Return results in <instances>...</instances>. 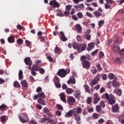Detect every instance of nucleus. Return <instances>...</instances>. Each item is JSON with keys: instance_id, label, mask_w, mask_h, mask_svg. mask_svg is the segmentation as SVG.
Listing matches in <instances>:
<instances>
[{"instance_id": "1", "label": "nucleus", "mask_w": 124, "mask_h": 124, "mask_svg": "<svg viewBox=\"0 0 124 124\" xmlns=\"http://www.w3.org/2000/svg\"><path fill=\"white\" fill-rule=\"evenodd\" d=\"M72 46L74 49H77L78 53H81V52L85 51L86 48H87V45L86 44L82 45L81 44H76L75 42L73 43Z\"/></svg>"}, {"instance_id": "2", "label": "nucleus", "mask_w": 124, "mask_h": 124, "mask_svg": "<svg viewBox=\"0 0 124 124\" xmlns=\"http://www.w3.org/2000/svg\"><path fill=\"white\" fill-rule=\"evenodd\" d=\"M119 46L120 43L119 42V41L118 40H115L113 45L111 46V48L114 53H116L117 54H118V53H120L121 48L120 47H119Z\"/></svg>"}, {"instance_id": "3", "label": "nucleus", "mask_w": 124, "mask_h": 124, "mask_svg": "<svg viewBox=\"0 0 124 124\" xmlns=\"http://www.w3.org/2000/svg\"><path fill=\"white\" fill-rule=\"evenodd\" d=\"M18 118L20 122L23 124H25L26 123H29V122H30V119L27 113H22L21 116H18Z\"/></svg>"}, {"instance_id": "4", "label": "nucleus", "mask_w": 124, "mask_h": 124, "mask_svg": "<svg viewBox=\"0 0 124 124\" xmlns=\"http://www.w3.org/2000/svg\"><path fill=\"white\" fill-rule=\"evenodd\" d=\"M80 61H81L82 67L83 68H85L87 70H89L91 67V62H90L88 60H80Z\"/></svg>"}, {"instance_id": "5", "label": "nucleus", "mask_w": 124, "mask_h": 124, "mask_svg": "<svg viewBox=\"0 0 124 124\" xmlns=\"http://www.w3.org/2000/svg\"><path fill=\"white\" fill-rule=\"evenodd\" d=\"M72 111L73 112V115L74 116H78L79 114H81L82 113V111H83V109H82V108L81 107H78L77 108H74L73 109H72Z\"/></svg>"}, {"instance_id": "6", "label": "nucleus", "mask_w": 124, "mask_h": 124, "mask_svg": "<svg viewBox=\"0 0 124 124\" xmlns=\"http://www.w3.org/2000/svg\"><path fill=\"white\" fill-rule=\"evenodd\" d=\"M57 75L61 78H64L67 74V72L64 69H61L57 72Z\"/></svg>"}, {"instance_id": "7", "label": "nucleus", "mask_w": 124, "mask_h": 124, "mask_svg": "<svg viewBox=\"0 0 124 124\" xmlns=\"http://www.w3.org/2000/svg\"><path fill=\"white\" fill-rule=\"evenodd\" d=\"M100 75L99 74H97L95 78H93V79L91 81L90 83V86L93 87V86L96 85L98 82H99L100 80Z\"/></svg>"}, {"instance_id": "8", "label": "nucleus", "mask_w": 124, "mask_h": 124, "mask_svg": "<svg viewBox=\"0 0 124 124\" xmlns=\"http://www.w3.org/2000/svg\"><path fill=\"white\" fill-rule=\"evenodd\" d=\"M67 103L70 106H73L74 104H75V102H76V100L75 98L72 96H69L67 100Z\"/></svg>"}, {"instance_id": "9", "label": "nucleus", "mask_w": 124, "mask_h": 124, "mask_svg": "<svg viewBox=\"0 0 124 124\" xmlns=\"http://www.w3.org/2000/svg\"><path fill=\"white\" fill-rule=\"evenodd\" d=\"M93 103L95 105V104H97L98 102H99L100 101V98L99 97V96H98V94L97 93H94L93 95Z\"/></svg>"}, {"instance_id": "10", "label": "nucleus", "mask_w": 124, "mask_h": 124, "mask_svg": "<svg viewBox=\"0 0 124 124\" xmlns=\"http://www.w3.org/2000/svg\"><path fill=\"white\" fill-rule=\"evenodd\" d=\"M49 5H53L54 8H59L61 4L56 0H52L49 2Z\"/></svg>"}, {"instance_id": "11", "label": "nucleus", "mask_w": 124, "mask_h": 124, "mask_svg": "<svg viewBox=\"0 0 124 124\" xmlns=\"http://www.w3.org/2000/svg\"><path fill=\"white\" fill-rule=\"evenodd\" d=\"M71 8H72V6L71 5H68L66 6L65 11L64 12V16H68L69 15V13L70 11L71 10Z\"/></svg>"}, {"instance_id": "12", "label": "nucleus", "mask_w": 124, "mask_h": 124, "mask_svg": "<svg viewBox=\"0 0 124 124\" xmlns=\"http://www.w3.org/2000/svg\"><path fill=\"white\" fill-rule=\"evenodd\" d=\"M24 62L26 65H28L29 66H31L32 65V62L30 57L25 58L24 59Z\"/></svg>"}, {"instance_id": "13", "label": "nucleus", "mask_w": 124, "mask_h": 124, "mask_svg": "<svg viewBox=\"0 0 124 124\" xmlns=\"http://www.w3.org/2000/svg\"><path fill=\"white\" fill-rule=\"evenodd\" d=\"M108 103L110 104V105H113L114 103H116V100H115V96L114 95H111L110 96V98L108 100Z\"/></svg>"}, {"instance_id": "14", "label": "nucleus", "mask_w": 124, "mask_h": 124, "mask_svg": "<svg viewBox=\"0 0 124 124\" xmlns=\"http://www.w3.org/2000/svg\"><path fill=\"white\" fill-rule=\"evenodd\" d=\"M119 109L120 108H119V105H118V104H116L115 105L112 106L111 110L114 113H116V112H118Z\"/></svg>"}, {"instance_id": "15", "label": "nucleus", "mask_w": 124, "mask_h": 124, "mask_svg": "<svg viewBox=\"0 0 124 124\" xmlns=\"http://www.w3.org/2000/svg\"><path fill=\"white\" fill-rule=\"evenodd\" d=\"M60 34L62 35V37L60 38L62 41L63 42H65V41H67V38H66V36H65V35H64V33L63 31H61Z\"/></svg>"}, {"instance_id": "16", "label": "nucleus", "mask_w": 124, "mask_h": 124, "mask_svg": "<svg viewBox=\"0 0 124 124\" xmlns=\"http://www.w3.org/2000/svg\"><path fill=\"white\" fill-rule=\"evenodd\" d=\"M60 99L64 102V103H66V98L64 93H61L60 94Z\"/></svg>"}, {"instance_id": "17", "label": "nucleus", "mask_w": 124, "mask_h": 124, "mask_svg": "<svg viewBox=\"0 0 124 124\" xmlns=\"http://www.w3.org/2000/svg\"><path fill=\"white\" fill-rule=\"evenodd\" d=\"M118 119L120 124H124V113L119 115L118 117Z\"/></svg>"}, {"instance_id": "18", "label": "nucleus", "mask_w": 124, "mask_h": 124, "mask_svg": "<svg viewBox=\"0 0 124 124\" xmlns=\"http://www.w3.org/2000/svg\"><path fill=\"white\" fill-rule=\"evenodd\" d=\"M74 7L76 9V10L80 11L81 9H84L85 8V6L84 4L82 3L77 6H75Z\"/></svg>"}, {"instance_id": "19", "label": "nucleus", "mask_w": 124, "mask_h": 124, "mask_svg": "<svg viewBox=\"0 0 124 124\" xmlns=\"http://www.w3.org/2000/svg\"><path fill=\"white\" fill-rule=\"evenodd\" d=\"M80 60L83 61H87L86 60H87L88 61H90L91 60V56L89 54L86 55V56L83 55L81 57Z\"/></svg>"}, {"instance_id": "20", "label": "nucleus", "mask_w": 124, "mask_h": 124, "mask_svg": "<svg viewBox=\"0 0 124 124\" xmlns=\"http://www.w3.org/2000/svg\"><path fill=\"white\" fill-rule=\"evenodd\" d=\"M44 113L46 114V115H48L49 118H51L52 114H51V112H50V110H49V109H48V108H44Z\"/></svg>"}, {"instance_id": "21", "label": "nucleus", "mask_w": 124, "mask_h": 124, "mask_svg": "<svg viewBox=\"0 0 124 124\" xmlns=\"http://www.w3.org/2000/svg\"><path fill=\"white\" fill-rule=\"evenodd\" d=\"M9 43H14L15 42V38L12 36H9L7 39Z\"/></svg>"}, {"instance_id": "22", "label": "nucleus", "mask_w": 124, "mask_h": 124, "mask_svg": "<svg viewBox=\"0 0 124 124\" xmlns=\"http://www.w3.org/2000/svg\"><path fill=\"white\" fill-rule=\"evenodd\" d=\"M93 48H94V44L93 43L88 44V47H87L88 51H92Z\"/></svg>"}, {"instance_id": "23", "label": "nucleus", "mask_w": 124, "mask_h": 124, "mask_svg": "<svg viewBox=\"0 0 124 124\" xmlns=\"http://www.w3.org/2000/svg\"><path fill=\"white\" fill-rule=\"evenodd\" d=\"M76 30L78 31V32L80 33V32H82V27H81V25L80 24H77L75 26Z\"/></svg>"}, {"instance_id": "24", "label": "nucleus", "mask_w": 124, "mask_h": 124, "mask_svg": "<svg viewBox=\"0 0 124 124\" xmlns=\"http://www.w3.org/2000/svg\"><path fill=\"white\" fill-rule=\"evenodd\" d=\"M72 115H73V112L72 111V109H71L69 111V112H68L67 113H66L65 115V117L66 118H69L70 117H71L72 116Z\"/></svg>"}, {"instance_id": "25", "label": "nucleus", "mask_w": 124, "mask_h": 124, "mask_svg": "<svg viewBox=\"0 0 124 124\" xmlns=\"http://www.w3.org/2000/svg\"><path fill=\"white\" fill-rule=\"evenodd\" d=\"M81 95V92H80V90H76L75 93L74 95L76 98H78L79 96Z\"/></svg>"}, {"instance_id": "26", "label": "nucleus", "mask_w": 124, "mask_h": 124, "mask_svg": "<svg viewBox=\"0 0 124 124\" xmlns=\"http://www.w3.org/2000/svg\"><path fill=\"white\" fill-rule=\"evenodd\" d=\"M74 117H75V119L77 122V124H80V123L79 122H80V121H81V117H80V115H77V116H74Z\"/></svg>"}, {"instance_id": "27", "label": "nucleus", "mask_w": 124, "mask_h": 124, "mask_svg": "<svg viewBox=\"0 0 124 124\" xmlns=\"http://www.w3.org/2000/svg\"><path fill=\"white\" fill-rule=\"evenodd\" d=\"M93 15H94L95 16H96V18H99V17H100L101 16V13L97 11L93 12Z\"/></svg>"}, {"instance_id": "28", "label": "nucleus", "mask_w": 124, "mask_h": 124, "mask_svg": "<svg viewBox=\"0 0 124 124\" xmlns=\"http://www.w3.org/2000/svg\"><path fill=\"white\" fill-rule=\"evenodd\" d=\"M32 70H34L35 71H38L39 70V68H38V65L36 63L32 65Z\"/></svg>"}, {"instance_id": "29", "label": "nucleus", "mask_w": 124, "mask_h": 124, "mask_svg": "<svg viewBox=\"0 0 124 124\" xmlns=\"http://www.w3.org/2000/svg\"><path fill=\"white\" fill-rule=\"evenodd\" d=\"M66 93L67 94H71L73 93V89L72 88H67L66 89Z\"/></svg>"}, {"instance_id": "30", "label": "nucleus", "mask_w": 124, "mask_h": 124, "mask_svg": "<svg viewBox=\"0 0 124 124\" xmlns=\"http://www.w3.org/2000/svg\"><path fill=\"white\" fill-rule=\"evenodd\" d=\"M84 88L85 89L87 93H91V91H90V87H89L88 85H84Z\"/></svg>"}, {"instance_id": "31", "label": "nucleus", "mask_w": 124, "mask_h": 124, "mask_svg": "<svg viewBox=\"0 0 124 124\" xmlns=\"http://www.w3.org/2000/svg\"><path fill=\"white\" fill-rule=\"evenodd\" d=\"M38 103H40V104H41V105H45V101L44 100L41 99V98H40L37 100Z\"/></svg>"}, {"instance_id": "32", "label": "nucleus", "mask_w": 124, "mask_h": 124, "mask_svg": "<svg viewBox=\"0 0 124 124\" xmlns=\"http://www.w3.org/2000/svg\"><path fill=\"white\" fill-rule=\"evenodd\" d=\"M122 93L123 92L122 91V90L119 89H117L115 90V93H116L117 95H119V96H120V95H122Z\"/></svg>"}, {"instance_id": "33", "label": "nucleus", "mask_w": 124, "mask_h": 124, "mask_svg": "<svg viewBox=\"0 0 124 124\" xmlns=\"http://www.w3.org/2000/svg\"><path fill=\"white\" fill-rule=\"evenodd\" d=\"M18 78L19 80H21V79H23V71L22 70H20L19 73H18Z\"/></svg>"}, {"instance_id": "34", "label": "nucleus", "mask_w": 124, "mask_h": 124, "mask_svg": "<svg viewBox=\"0 0 124 124\" xmlns=\"http://www.w3.org/2000/svg\"><path fill=\"white\" fill-rule=\"evenodd\" d=\"M92 118H93L94 120H97V119L99 118V114L96 113H93L92 115Z\"/></svg>"}, {"instance_id": "35", "label": "nucleus", "mask_w": 124, "mask_h": 124, "mask_svg": "<svg viewBox=\"0 0 124 124\" xmlns=\"http://www.w3.org/2000/svg\"><path fill=\"white\" fill-rule=\"evenodd\" d=\"M70 83H71L72 84H75V83H76L75 78H70V80L68 81V84H70Z\"/></svg>"}, {"instance_id": "36", "label": "nucleus", "mask_w": 124, "mask_h": 124, "mask_svg": "<svg viewBox=\"0 0 124 124\" xmlns=\"http://www.w3.org/2000/svg\"><path fill=\"white\" fill-rule=\"evenodd\" d=\"M21 84L24 87V88H27L28 87V82L25 80H22L21 82Z\"/></svg>"}, {"instance_id": "37", "label": "nucleus", "mask_w": 124, "mask_h": 124, "mask_svg": "<svg viewBox=\"0 0 124 124\" xmlns=\"http://www.w3.org/2000/svg\"><path fill=\"white\" fill-rule=\"evenodd\" d=\"M49 123H51L52 124H58V120L57 119H50L49 120Z\"/></svg>"}, {"instance_id": "38", "label": "nucleus", "mask_w": 124, "mask_h": 124, "mask_svg": "<svg viewBox=\"0 0 124 124\" xmlns=\"http://www.w3.org/2000/svg\"><path fill=\"white\" fill-rule=\"evenodd\" d=\"M77 16L79 19H82V18H83V17L84 16L83 15V13H82V12H81L78 13Z\"/></svg>"}, {"instance_id": "39", "label": "nucleus", "mask_w": 124, "mask_h": 124, "mask_svg": "<svg viewBox=\"0 0 124 124\" xmlns=\"http://www.w3.org/2000/svg\"><path fill=\"white\" fill-rule=\"evenodd\" d=\"M14 87L15 88H21V86H20V84L18 81H16L14 83Z\"/></svg>"}, {"instance_id": "40", "label": "nucleus", "mask_w": 124, "mask_h": 124, "mask_svg": "<svg viewBox=\"0 0 124 124\" xmlns=\"http://www.w3.org/2000/svg\"><path fill=\"white\" fill-rule=\"evenodd\" d=\"M60 81H61V79H60V78L58 77H55L54 78L53 82H54V83H60Z\"/></svg>"}, {"instance_id": "41", "label": "nucleus", "mask_w": 124, "mask_h": 124, "mask_svg": "<svg viewBox=\"0 0 124 124\" xmlns=\"http://www.w3.org/2000/svg\"><path fill=\"white\" fill-rule=\"evenodd\" d=\"M61 52V50L60 49V48L58 47V46H57L55 48V54H60Z\"/></svg>"}, {"instance_id": "42", "label": "nucleus", "mask_w": 124, "mask_h": 124, "mask_svg": "<svg viewBox=\"0 0 124 124\" xmlns=\"http://www.w3.org/2000/svg\"><path fill=\"white\" fill-rule=\"evenodd\" d=\"M112 86L114 88H119V85L118 84V82L117 81H113Z\"/></svg>"}, {"instance_id": "43", "label": "nucleus", "mask_w": 124, "mask_h": 124, "mask_svg": "<svg viewBox=\"0 0 124 124\" xmlns=\"http://www.w3.org/2000/svg\"><path fill=\"white\" fill-rule=\"evenodd\" d=\"M38 95L40 98H44L45 97V94L43 92L39 93Z\"/></svg>"}, {"instance_id": "44", "label": "nucleus", "mask_w": 124, "mask_h": 124, "mask_svg": "<svg viewBox=\"0 0 124 124\" xmlns=\"http://www.w3.org/2000/svg\"><path fill=\"white\" fill-rule=\"evenodd\" d=\"M62 12L61 10H58L57 14V16H59L60 17H63V15L62 14Z\"/></svg>"}, {"instance_id": "45", "label": "nucleus", "mask_w": 124, "mask_h": 124, "mask_svg": "<svg viewBox=\"0 0 124 124\" xmlns=\"http://www.w3.org/2000/svg\"><path fill=\"white\" fill-rule=\"evenodd\" d=\"M115 62L120 64V63H122V59L121 58H117L115 61Z\"/></svg>"}, {"instance_id": "46", "label": "nucleus", "mask_w": 124, "mask_h": 124, "mask_svg": "<svg viewBox=\"0 0 124 124\" xmlns=\"http://www.w3.org/2000/svg\"><path fill=\"white\" fill-rule=\"evenodd\" d=\"M38 71H39L40 74H44L45 73V70L43 68H40Z\"/></svg>"}, {"instance_id": "47", "label": "nucleus", "mask_w": 124, "mask_h": 124, "mask_svg": "<svg viewBox=\"0 0 124 124\" xmlns=\"http://www.w3.org/2000/svg\"><path fill=\"white\" fill-rule=\"evenodd\" d=\"M103 97H105V98L107 100H109V99L110 98V96H109V95L107 93H106L104 94L103 95Z\"/></svg>"}, {"instance_id": "48", "label": "nucleus", "mask_w": 124, "mask_h": 124, "mask_svg": "<svg viewBox=\"0 0 124 124\" xmlns=\"http://www.w3.org/2000/svg\"><path fill=\"white\" fill-rule=\"evenodd\" d=\"M92 100H93L92 99V97H88L87 100H86L87 104H91V103H92Z\"/></svg>"}, {"instance_id": "49", "label": "nucleus", "mask_w": 124, "mask_h": 124, "mask_svg": "<svg viewBox=\"0 0 124 124\" xmlns=\"http://www.w3.org/2000/svg\"><path fill=\"white\" fill-rule=\"evenodd\" d=\"M120 55L122 56V58L124 59V49H122L120 51H119Z\"/></svg>"}, {"instance_id": "50", "label": "nucleus", "mask_w": 124, "mask_h": 124, "mask_svg": "<svg viewBox=\"0 0 124 124\" xmlns=\"http://www.w3.org/2000/svg\"><path fill=\"white\" fill-rule=\"evenodd\" d=\"M84 35L85 36V39H87V40H91L92 36H91L90 34H85Z\"/></svg>"}, {"instance_id": "51", "label": "nucleus", "mask_w": 124, "mask_h": 124, "mask_svg": "<svg viewBox=\"0 0 124 124\" xmlns=\"http://www.w3.org/2000/svg\"><path fill=\"white\" fill-rule=\"evenodd\" d=\"M96 66L99 71L102 70V67H101V65L100 64H96Z\"/></svg>"}, {"instance_id": "52", "label": "nucleus", "mask_w": 124, "mask_h": 124, "mask_svg": "<svg viewBox=\"0 0 124 124\" xmlns=\"http://www.w3.org/2000/svg\"><path fill=\"white\" fill-rule=\"evenodd\" d=\"M108 76L110 80H113V79H114V74L110 73L108 74Z\"/></svg>"}, {"instance_id": "53", "label": "nucleus", "mask_w": 124, "mask_h": 124, "mask_svg": "<svg viewBox=\"0 0 124 124\" xmlns=\"http://www.w3.org/2000/svg\"><path fill=\"white\" fill-rule=\"evenodd\" d=\"M77 39L78 42H82V38L81 37V35H77Z\"/></svg>"}, {"instance_id": "54", "label": "nucleus", "mask_w": 124, "mask_h": 124, "mask_svg": "<svg viewBox=\"0 0 124 124\" xmlns=\"http://www.w3.org/2000/svg\"><path fill=\"white\" fill-rule=\"evenodd\" d=\"M17 43L18 45H21L23 43V40L21 38H19L17 40Z\"/></svg>"}, {"instance_id": "55", "label": "nucleus", "mask_w": 124, "mask_h": 124, "mask_svg": "<svg viewBox=\"0 0 124 124\" xmlns=\"http://www.w3.org/2000/svg\"><path fill=\"white\" fill-rule=\"evenodd\" d=\"M92 74H96L97 73V70L95 68V67H94L93 69L92 70Z\"/></svg>"}, {"instance_id": "56", "label": "nucleus", "mask_w": 124, "mask_h": 124, "mask_svg": "<svg viewBox=\"0 0 124 124\" xmlns=\"http://www.w3.org/2000/svg\"><path fill=\"white\" fill-rule=\"evenodd\" d=\"M111 84H112V82H111V81H108L106 84L107 88H108V89H110V88H111Z\"/></svg>"}, {"instance_id": "57", "label": "nucleus", "mask_w": 124, "mask_h": 124, "mask_svg": "<svg viewBox=\"0 0 124 124\" xmlns=\"http://www.w3.org/2000/svg\"><path fill=\"white\" fill-rule=\"evenodd\" d=\"M101 107H100V106H97L96 107V110L97 112H100V111H101Z\"/></svg>"}, {"instance_id": "58", "label": "nucleus", "mask_w": 124, "mask_h": 124, "mask_svg": "<svg viewBox=\"0 0 124 124\" xmlns=\"http://www.w3.org/2000/svg\"><path fill=\"white\" fill-rule=\"evenodd\" d=\"M98 53V49H96L94 51H93L91 55L92 56H95Z\"/></svg>"}, {"instance_id": "59", "label": "nucleus", "mask_w": 124, "mask_h": 124, "mask_svg": "<svg viewBox=\"0 0 124 124\" xmlns=\"http://www.w3.org/2000/svg\"><path fill=\"white\" fill-rule=\"evenodd\" d=\"M102 78L103 80H107V75L106 74H104L102 75Z\"/></svg>"}, {"instance_id": "60", "label": "nucleus", "mask_w": 124, "mask_h": 124, "mask_svg": "<svg viewBox=\"0 0 124 124\" xmlns=\"http://www.w3.org/2000/svg\"><path fill=\"white\" fill-rule=\"evenodd\" d=\"M35 63H36L38 66L39 65L40 66H42V63L41 62V61L38 60Z\"/></svg>"}, {"instance_id": "61", "label": "nucleus", "mask_w": 124, "mask_h": 124, "mask_svg": "<svg viewBox=\"0 0 124 124\" xmlns=\"http://www.w3.org/2000/svg\"><path fill=\"white\" fill-rule=\"evenodd\" d=\"M54 84L55 85V87H56V88H58V89H60V88H61V85L60 82H56Z\"/></svg>"}, {"instance_id": "62", "label": "nucleus", "mask_w": 124, "mask_h": 124, "mask_svg": "<svg viewBox=\"0 0 124 124\" xmlns=\"http://www.w3.org/2000/svg\"><path fill=\"white\" fill-rule=\"evenodd\" d=\"M100 105L103 108H104V107H105V103H104V102L103 101H101L100 102Z\"/></svg>"}, {"instance_id": "63", "label": "nucleus", "mask_w": 124, "mask_h": 124, "mask_svg": "<svg viewBox=\"0 0 124 124\" xmlns=\"http://www.w3.org/2000/svg\"><path fill=\"white\" fill-rule=\"evenodd\" d=\"M46 59H47V60H48L49 62H53V58H52V57L50 56H47L46 57Z\"/></svg>"}, {"instance_id": "64", "label": "nucleus", "mask_w": 124, "mask_h": 124, "mask_svg": "<svg viewBox=\"0 0 124 124\" xmlns=\"http://www.w3.org/2000/svg\"><path fill=\"white\" fill-rule=\"evenodd\" d=\"M103 57H104V53L103 52H100L99 55V59H101Z\"/></svg>"}]
</instances>
